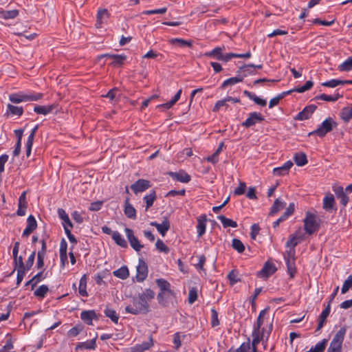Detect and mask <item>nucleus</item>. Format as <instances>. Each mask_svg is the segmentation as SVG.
Wrapping results in <instances>:
<instances>
[{"instance_id": "f257e3e1", "label": "nucleus", "mask_w": 352, "mask_h": 352, "mask_svg": "<svg viewBox=\"0 0 352 352\" xmlns=\"http://www.w3.org/2000/svg\"><path fill=\"white\" fill-rule=\"evenodd\" d=\"M133 306L128 305L125 307V311L133 315L146 314L150 311L148 302H143L138 297L133 298Z\"/></svg>"}, {"instance_id": "f03ea898", "label": "nucleus", "mask_w": 352, "mask_h": 352, "mask_svg": "<svg viewBox=\"0 0 352 352\" xmlns=\"http://www.w3.org/2000/svg\"><path fill=\"white\" fill-rule=\"evenodd\" d=\"M337 126L338 123L334 121L332 118L329 117L323 120L316 129L309 132L308 135H316L320 138H324L328 133L331 132L333 128H336Z\"/></svg>"}, {"instance_id": "7ed1b4c3", "label": "nucleus", "mask_w": 352, "mask_h": 352, "mask_svg": "<svg viewBox=\"0 0 352 352\" xmlns=\"http://www.w3.org/2000/svg\"><path fill=\"white\" fill-rule=\"evenodd\" d=\"M303 222L305 230L309 235L313 234L320 229V222L317 221L316 216L309 212L306 213Z\"/></svg>"}, {"instance_id": "20e7f679", "label": "nucleus", "mask_w": 352, "mask_h": 352, "mask_svg": "<svg viewBox=\"0 0 352 352\" xmlns=\"http://www.w3.org/2000/svg\"><path fill=\"white\" fill-rule=\"evenodd\" d=\"M273 328L272 322H270L267 327V329L263 328V331H252V336L253 338L252 346H256L261 341L263 340L265 337L267 340L270 336Z\"/></svg>"}, {"instance_id": "39448f33", "label": "nucleus", "mask_w": 352, "mask_h": 352, "mask_svg": "<svg viewBox=\"0 0 352 352\" xmlns=\"http://www.w3.org/2000/svg\"><path fill=\"white\" fill-rule=\"evenodd\" d=\"M265 120L264 116L261 113L254 111L248 114L247 119L241 123V126L245 128H250L254 126L256 123H261Z\"/></svg>"}, {"instance_id": "423d86ee", "label": "nucleus", "mask_w": 352, "mask_h": 352, "mask_svg": "<svg viewBox=\"0 0 352 352\" xmlns=\"http://www.w3.org/2000/svg\"><path fill=\"white\" fill-rule=\"evenodd\" d=\"M150 187H151V182L144 179H138L130 186L131 189L135 195L144 192Z\"/></svg>"}, {"instance_id": "0eeeda50", "label": "nucleus", "mask_w": 352, "mask_h": 352, "mask_svg": "<svg viewBox=\"0 0 352 352\" xmlns=\"http://www.w3.org/2000/svg\"><path fill=\"white\" fill-rule=\"evenodd\" d=\"M124 232L131 248L136 252H139L144 246L140 244L138 239L134 235L133 230L131 228H125Z\"/></svg>"}, {"instance_id": "6e6552de", "label": "nucleus", "mask_w": 352, "mask_h": 352, "mask_svg": "<svg viewBox=\"0 0 352 352\" xmlns=\"http://www.w3.org/2000/svg\"><path fill=\"white\" fill-rule=\"evenodd\" d=\"M136 280L138 282H143L148 276V266L146 263L142 259H139V265L137 267Z\"/></svg>"}, {"instance_id": "1a4fd4ad", "label": "nucleus", "mask_w": 352, "mask_h": 352, "mask_svg": "<svg viewBox=\"0 0 352 352\" xmlns=\"http://www.w3.org/2000/svg\"><path fill=\"white\" fill-rule=\"evenodd\" d=\"M316 109L317 106L315 104L307 105L294 117V120L300 121L307 120L311 116Z\"/></svg>"}, {"instance_id": "9d476101", "label": "nucleus", "mask_w": 352, "mask_h": 352, "mask_svg": "<svg viewBox=\"0 0 352 352\" xmlns=\"http://www.w3.org/2000/svg\"><path fill=\"white\" fill-rule=\"evenodd\" d=\"M108 57L113 59L111 65L113 67L122 66L126 59V56L124 54H104L98 56V58Z\"/></svg>"}, {"instance_id": "9b49d317", "label": "nucleus", "mask_w": 352, "mask_h": 352, "mask_svg": "<svg viewBox=\"0 0 352 352\" xmlns=\"http://www.w3.org/2000/svg\"><path fill=\"white\" fill-rule=\"evenodd\" d=\"M168 175L173 179L182 183H188L191 179L190 175L184 170H179L178 172H168Z\"/></svg>"}, {"instance_id": "f8f14e48", "label": "nucleus", "mask_w": 352, "mask_h": 352, "mask_svg": "<svg viewBox=\"0 0 352 352\" xmlns=\"http://www.w3.org/2000/svg\"><path fill=\"white\" fill-rule=\"evenodd\" d=\"M276 271V267L272 263L266 261L263 268L258 272L257 276L259 277L267 278L272 275Z\"/></svg>"}, {"instance_id": "ddd939ff", "label": "nucleus", "mask_w": 352, "mask_h": 352, "mask_svg": "<svg viewBox=\"0 0 352 352\" xmlns=\"http://www.w3.org/2000/svg\"><path fill=\"white\" fill-rule=\"evenodd\" d=\"M37 228V222L35 217L30 214L27 219V226L22 233L23 237H28L32 234Z\"/></svg>"}, {"instance_id": "4468645a", "label": "nucleus", "mask_w": 352, "mask_h": 352, "mask_svg": "<svg viewBox=\"0 0 352 352\" xmlns=\"http://www.w3.org/2000/svg\"><path fill=\"white\" fill-rule=\"evenodd\" d=\"M151 226L155 227L159 233L162 236H164L166 235V232H168L170 227V221L168 217H166L164 218V220L162 223H159L156 221H153L151 223Z\"/></svg>"}, {"instance_id": "2eb2a0df", "label": "nucleus", "mask_w": 352, "mask_h": 352, "mask_svg": "<svg viewBox=\"0 0 352 352\" xmlns=\"http://www.w3.org/2000/svg\"><path fill=\"white\" fill-rule=\"evenodd\" d=\"M22 102L38 101L43 98V94L30 91L25 93L21 91Z\"/></svg>"}, {"instance_id": "dca6fc26", "label": "nucleus", "mask_w": 352, "mask_h": 352, "mask_svg": "<svg viewBox=\"0 0 352 352\" xmlns=\"http://www.w3.org/2000/svg\"><path fill=\"white\" fill-rule=\"evenodd\" d=\"M254 64H243L239 67L236 71V74H241V76H243V78L248 75H254L256 72L253 69Z\"/></svg>"}, {"instance_id": "f3484780", "label": "nucleus", "mask_w": 352, "mask_h": 352, "mask_svg": "<svg viewBox=\"0 0 352 352\" xmlns=\"http://www.w3.org/2000/svg\"><path fill=\"white\" fill-rule=\"evenodd\" d=\"M67 243L65 239H62L60 243V261L61 267H64L65 263H67Z\"/></svg>"}, {"instance_id": "a211bd4d", "label": "nucleus", "mask_w": 352, "mask_h": 352, "mask_svg": "<svg viewBox=\"0 0 352 352\" xmlns=\"http://www.w3.org/2000/svg\"><path fill=\"white\" fill-rule=\"evenodd\" d=\"M80 318L87 324L91 325L92 320L94 319H98V316L94 310H88V311L85 310L80 313Z\"/></svg>"}, {"instance_id": "6ab92c4d", "label": "nucleus", "mask_w": 352, "mask_h": 352, "mask_svg": "<svg viewBox=\"0 0 352 352\" xmlns=\"http://www.w3.org/2000/svg\"><path fill=\"white\" fill-rule=\"evenodd\" d=\"M330 311L331 306L329 304H327L324 309L319 316L316 331H320L323 327L324 323L326 322V320L330 314Z\"/></svg>"}, {"instance_id": "aec40b11", "label": "nucleus", "mask_w": 352, "mask_h": 352, "mask_svg": "<svg viewBox=\"0 0 352 352\" xmlns=\"http://www.w3.org/2000/svg\"><path fill=\"white\" fill-rule=\"evenodd\" d=\"M124 214L129 219H136V210L135 208L129 203V198L126 197L124 201Z\"/></svg>"}, {"instance_id": "412c9836", "label": "nucleus", "mask_w": 352, "mask_h": 352, "mask_svg": "<svg viewBox=\"0 0 352 352\" xmlns=\"http://www.w3.org/2000/svg\"><path fill=\"white\" fill-rule=\"evenodd\" d=\"M206 221L207 217L205 214L197 218V231L199 237L202 236L206 232Z\"/></svg>"}, {"instance_id": "4be33fe9", "label": "nucleus", "mask_w": 352, "mask_h": 352, "mask_svg": "<svg viewBox=\"0 0 352 352\" xmlns=\"http://www.w3.org/2000/svg\"><path fill=\"white\" fill-rule=\"evenodd\" d=\"M156 283L160 289V292H167L170 295H174V292L170 289V284L168 281L164 278H158L156 280Z\"/></svg>"}, {"instance_id": "5701e85b", "label": "nucleus", "mask_w": 352, "mask_h": 352, "mask_svg": "<svg viewBox=\"0 0 352 352\" xmlns=\"http://www.w3.org/2000/svg\"><path fill=\"white\" fill-rule=\"evenodd\" d=\"M96 338H95L90 340H87L86 342H78L76 346V350H84V349L94 350L96 346Z\"/></svg>"}, {"instance_id": "b1692460", "label": "nucleus", "mask_w": 352, "mask_h": 352, "mask_svg": "<svg viewBox=\"0 0 352 352\" xmlns=\"http://www.w3.org/2000/svg\"><path fill=\"white\" fill-rule=\"evenodd\" d=\"M243 94L247 96L249 99L253 100L255 104L260 105L261 107H265L267 104L265 100L258 97L255 94L249 91H243Z\"/></svg>"}, {"instance_id": "393cba45", "label": "nucleus", "mask_w": 352, "mask_h": 352, "mask_svg": "<svg viewBox=\"0 0 352 352\" xmlns=\"http://www.w3.org/2000/svg\"><path fill=\"white\" fill-rule=\"evenodd\" d=\"M286 206V203L280 199H276L270 208V216H273Z\"/></svg>"}, {"instance_id": "a878e982", "label": "nucleus", "mask_w": 352, "mask_h": 352, "mask_svg": "<svg viewBox=\"0 0 352 352\" xmlns=\"http://www.w3.org/2000/svg\"><path fill=\"white\" fill-rule=\"evenodd\" d=\"M157 199V194L155 190H152L150 192L143 197V200L146 203V210L153 206L154 201Z\"/></svg>"}, {"instance_id": "bb28decb", "label": "nucleus", "mask_w": 352, "mask_h": 352, "mask_svg": "<svg viewBox=\"0 0 352 352\" xmlns=\"http://www.w3.org/2000/svg\"><path fill=\"white\" fill-rule=\"evenodd\" d=\"M169 43H170V44H171L173 45H178L181 47H192V43H193L192 41H191V40L187 41V40H184L183 38H171L170 40H169Z\"/></svg>"}, {"instance_id": "cd10ccee", "label": "nucleus", "mask_w": 352, "mask_h": 352, "mask_svg": "<svg viewBox=\"0 0 352 352\" xmlns=\"http://www.w3.org/2000/svg\"><path fill=\"white\" fill-rule=\"evenodd\" d=\"M243 80V76H241V74H237V75L234 77H231L226 80L220 86V89H223L228 85H233L238 82H242Z\"/></svg>"}, {"instance_id": "c85d7f7f", "label": "nucleus", "mask_w": 352, "mask_h": 352, "mask_svg": "<svg viewBox=\"0 0 352 352\" xmlns=\"http://www.w3.org/2000/svg\"><path fill=\"white\" fill-rule=\"evenodd\" d=\"M23 113V107H17L12 105L11 104H7V111L6 114L12 115V116H21Z\"/></svg>"}, {"instance_id": "c756f323", "label": "nucleus", "mask_w": 352, "mask_h": 352, "mask_svg": "<svg viewBox=\"0 0 352 352\" xmlns=\"http://www.w3.org/2000/svg\"><path fill=\"white\" fill-rule=\"evenodd\" d=\"M285 263L287 266V272L291 278H293L297 272L296 265H295V258H286Z\"/></svg>"}, {"instance_id": "7c9ffc66", "label": "nucleus", "mask_w": 352, "mask_h": 352, "mask_svg": "<svg viewBox=\"0 0 352 352\" xmlns=\"http://www.w3.org/2000/svg\"><path fill=\"white\" fill-rule=\"evenodd\" d=\"M342 97V95L340 94L339 93L335 94L334 95L332 96L322 94L320 95L316 96L313 100H322L327 102H335Z\"/></svg>"}, {"instance_id": "2f4dec72", "label": "nucleus", "mask_w": 352, "mask_h": 352, "mask_svg": "<svg viewBox=\"0 0 352 352\" xmlns=\"http://www.w3.org/2000/svg\"><path fill=\"white\" fill-rule=\"evenodd\" d=\"M114 276L118 277L122 280L126 279L129 276V271L126 265L122 266L119 269L113 272Z\"/></svg>"}, {"instance_id": "473e14b6", "label": "nucleus", "mask_w": 352, "mask_h": 352, "mask_svg": "<svg viewBox=\"0 0 352 352\" xmlns=\"http://www.w3.org/2000/svg\"><path fill=\"white\" fill-rule=\"evenodd\" d=\"M109 17V11L107 9H100L98 11L97 16H96V26L97 28H100L101 24L103 23V20L108 19Z\"/></svg>"}, {"instance_id": "72a5a7b5", "label": "nucleus", "mask_w": 352, "mask_h": 352, "mask_svg": "<svg viewBox=\"0 0 352 352\" xmlns=\"http://www.w3.org/2000/svg\"><path fill=\"white\" fill-rule=\"evenodd\" d=\"M339 116L344 122H349L352 118V110L349 107H344L341 109Z\"/></svg>"}, {"instance_id": "f704fd0d", "label": "nucleus", "mask_w": 352, "mask_h": 352, "mask_svg": "<svg viewBox=\"0 0 352 352\" xmlns=\"http://www.w3.org/2000/svg\"><path fill=\"white\" fill-rule=\"evenodd\" d=\"M294 160L298 166H303L308 162L306 154L302 152L296 153L294 156Z\"/></svg>"}, {"instance_id": "c9c22d12", "label": "nucleus", "mask_w": 352, "mask_h": 352, "mask_svg": "<svg viewBox=\"0 0 352 352\" xmlns=\"http://www.w3.org/2000/svg\"><path fill=\"white\" fill-rule=\"evenodd\" d=\"M155 298V292L151 289H146L145 291L138 294V298L143 302H148Z\"/></svg>"}, {"instance_id": "e433bc0d", "label": "nucleus", "mask_w": 352, "mask_h": 352, "mask_svg": "<svg viewBox=\"0 0 352 352\" xmlns=\"http://www.w3.org/2000/svg\"><path fill=\"white\" fill-rule=\"evenodd\" d=\"M87 275L84 274L80 279L78 293L83 297H87L88 293L87 292Z\"/></svg>"}, {"instance_id": "4c0bfd02", "label": "nucleus", "mask_w": 352, "mask_h": 352, "mask_svg": "<svg viewBox=\"0 0 352 352\" xmlns=\"http://www.w3.org/2000/svg\"><path fill=\"white\" fill-rule=\"evenodd\" d=\"M346 332V327H341L334 336L333 338L331 340V342L338 343L342 345Z\"/></svg>"}, {"instance_id": "58836bf2", "label": "nucleus", "mask_w": 352, "mask_h": 352, "mask_svg": "<svg viewBox=\"0 0 352 352\" xmlns=\"http://www.w3.org/2000/svg\"><path fill=\"white\" fill-rule=\"evenodd\" d=\"M54 107V105H47V106H41V105H35L34 107V111L37 114L47 115L51 113Z\"/></svg>"}, {"instance_id": "ea45409f", "label": "nucleus", "mask_w": 352, "mask_h": 352, "mask_svg": "<svg viewBox=\"0 0 352 352\" xmlns=\"http://www.w3.org/2000/svg\"><path fill=\"white\" fill-rule=\"evenodd\" d=\"M112 239L115 243L121 248H127L126 241L118 231H114L112 233Z\"/></svg>"}, {"instance_id": "a19ab883", "label": "nucleus", "mask_w": 352, "mask_h": 352, "mask_svg": "<svg viewBox=\"0 0 352 352\" xmlns=\"http://www.w3.org/2000/svg\"><path fill=\"white\" fill-rule=\"evenodd\" d=\"M298 239L302 240V236L298 235L297 232L290 235L289 240L287 241L285 246L287 248H294L299 243Z\"/></svg>"}, {"instance_id": "79ce46f5", "label": "nucleus", "mask_w": 352, "mask_h": 352, "mask_svg": "<svg viewBox=\"0 0 352 352\" xmlns=\"http://www.w3.org/2000/svg\"><path fill=\"white\" fill-rule=\"evenodd\" d=\"M217 219L221 221L223 226L225 228H228V227H232V228H235L238 227V224L236 221H233L232 219H228L223 215H219L217 217Z\"/></svg>"}, {"instance_id": "37998d69", "label": "nucleus", "mask_w": 352, "mask_h": 352, "mask_svg": "<svg viewBox=\"0 0 352 352\" xmlns=\"http://www.w3.org/2000/svg\"><path fill=\"white\" fill-rule=\"evenodd\" d=\"M335 203L334 197L332 194H329L324 197L323 199V208L329 210L333 207Z\"/></svg>"}, {"instance_id": "c03bdc74", "label": "nucleus", "mask_w": 352, "mask_h": 352, "mask_svg": "<svg viewBox=\"0 0 352 352\" xmlns=\"http://www.w3.org/2000/svg\"><path fill=\"white\" fill-rule=\"evenodd\" d=\"M223 48V47H214L212 50L206 52L204 54V56H207V57L214 58L217 60H220L219 58L223 54V53H222Z\"/></svg>"}, {"instance_id": "a18cd8bd", "label": "nucleus", "mask_w": 352, "mask_h": 352, "mask_svg": "<svg viewBox=\"0 0 352 352\" xmlns=\"http://www.w3.org/2000/svg\"><path fill=\"white\" fill-rule=\"evenodd\" d=\"M58 214L60 219L63 221V223H65L67 226L69 228H73V223L70 221L68 214L66 213L65 210L63 208L58 209Z\"/></svg>"}, {"instance_id": "49530a36", "label": "nucleus", "mask_w": 352, "mask_h": 352, "mask_svg": "<svg viewBox=\"0 0 352 352\" xmlns=\"http://www.w3.org/2000/svg\"><path fill=\"white\" fill-rule=\"evenodd\" d=\"M18 14L19 11L17 10H0V17L4 19H14Z\"/></svg>"}, {"instance_id": "de8ad7c7", "label": "nucleus", "mask_w": 352, "mask_h": 352, "mask_svg": "<svg viewBox=\"0 0 352 352\" xmlns=\"http://www.w3.org/2000/svg\"><path fill=\"white\" fill-rule=\"evenodd\" d=\"M48 291H49V288H48L47 285H42L39 286V287L34 291V295L36 297L38 298L39 299H43L45 297Z\"/></svg>"}, {"instance_id": "09e8293b", "label": "nucleus", "mask_w": 352, "mask_h": 352, "mask_svg": "<svg viewBox=\"0 0 352 352\" xmlns=\"http://www.w3.org/2000/svg\"><path fill=\"white\" fill-rule=\"evenodd\" d=\"M106 317L109 318L112 322L117 324L118 322L119 316L116 311L113 309L107 307L104 311Z\"/></svg>"}, {"instance_id": "8fccbe9b", "label": "nucleus", "mask_w": 352, "mask_h": 352, "mask_svg": "<svg viewBox=\"0 0 352 352\" xmlns=\"http://www.w3.org/2000/svg\"><path fill=\"white\" fill-rule=\"evenodd\" d=\"M328 340L323 339L321 342L317 343L314 347H311L309 350L310 352H324L327 346Z\"/></svg>"}, {"instance_id": "3c124183", "label": "nucleus", "mask_w": 352, "mask_h": 352, "mask_svg": "<svg viewBox=\"0 0 352 352\" xmlns=\"http://www.w3.org/2000/svg\"><path fill=\"white\" fill-rule=\"evenodd\" d=\"M198 298V289L195 287L190 288L188 301L189 304H193Z\"/></svg>"}, {"instance_id": "603ef678", "label": "nucleus", "mask_w": 352, "mask_h": 352, "mask_svg": "<svg viewBox=\"0 0 352 352\" xmlns=\"http://www.w3.org/2000/svg\"><path fill=\"white\" fill-rule=\"evenodd\" d=\"M340 71L349 72L352 69V56L338 66Z\"/></svg>"}, {"instance_id": "864d4df0", "label": "nucleus", "mask_w": 352, "mask_h": 352, "mask_svg": "<svg viewBox=\"0 0 352 352\" xmlns=\"http://www.w3.org/2000/svg\"><path fill=\"white\" fill-rule=\"evenodd\" d=\"M232 247L236 250L239 253H242L245 250V245L241 240L238 239H233L232 241Z\"/></svg>"}, {"instance_id": "5fc2aeb1", "label": "nucleus", "mask_w": 352, "mask_h": 352, "mask_svg": "<svg viewBox=\"0 0 352 352\" xmlns=\"http://www.w3.org/2000/svg\"><path fill=\"white\" fill-rule=\"evenodd\" d=\"M83 330V326L82 324H78L72 327L67 331V336L69 338H73L77 336Z\"/></svg>"}, {"instance_id": "6e6d98bb", "label": "nucleus", "mask_w": 352, "mask_h": 352, "mask_svg": "<svg viewBox=\"0 0 352 352\" xmlns=\"http://www.w3.org/2000/svg\"><path fill=\"white\" fill-rule=\"evenodd\" d=\"M250 348H251V344H250V340H248V341L247 342L242 343L241 344V346L238 349H235L234 351H233V349L231 348L229 350V352H249Z\"/></svg>"}, {"instance_id": "4d7b16f0", "label": "nucleus", "mask_w": 352, "mask_h": 352, "mask_svg": "<svg viewBox=\"0 0 352 352\" xmlns=\"http://www.w3.org/2000/svg\"><path fill=\"white\" fill-rule=\"evenodd\" d=\"M238 272L236 270H232L228 274V278L230 280V283L231 285H233L238 282L240 281V279L238 278Z\"/></svg>"}, {"instance_id": "13d9d810", "label": "nucleus", "mask_w": 352, "mask_h": 352, "mask_svg": "<svg viewBox=\"0 0 352 352\" xmlns=\"http://www.w3.org/2000/svg\"><path fill=\"white\" fill-rule=\"evenodd\" d=\"M156 248L161 252L168 254L170 252V249L166 246L162 240L158 239L155 243Z\"/></svg>"}, {"instance_id": "bf43d9fd", "label": "nucleus", "mask_w": 352, "mask_h": 352, "mask_svg": "<svg viewBox=\"0 0 352 352\" xmlns=\"http://www.w3.org/2000/svg\"><path fill=\"white\" fill-rule=\"evenodd\" d=\"M322 85L327 87H336L338 85H343L342 80L331 79L329 81L322 83Z\"/></svg>"}, {"instance_id": "052dcab7", "label": "nucleus", "mask_w": 352, "mask_h": 352, "mask_svg": "<svg viewBox=\"0 0 352 352\" xmlns=\"http://www.w3.org/2000/svg\"><path fill=\"white\" fill-rule=\"evenodd\" d=\"M314 85V82L311 80H307L304 85L294 88L296 92L303 93L307 90H309Z\"/></svg>"}, {"instance_id": "680f3d73", "label": "nucleus", "mask_w": 352, "mask_h": 352, "mask_svg": "<svg viewBox=\"0 0 352 352\" xmlns=\"http://www.w3.org/2000/svg\"><path fill=\"white\" fill-rule=\"evenodd\" d=\"M262 291V287H258L254 289L253 295L250 298V302L251 304L252 308L253 310L256 309V302L257 296L261 294Z\"/></svg>"}, {"instance_id": "e2e57ef3", "label": "nucleus", "mask_w": 352, "mask_h": 352, "mask_svg": "<svg viewBox=\"0 0 352 352\" xmlns=\"http://www.w3.org/2000/svg\"><path fill=\"white\" fill-rule=\"evenodd\" d=\"M351 288H352V274L344 282L341 289L342 294L346 293Z\"/></svg>"}, {"instance_id": "0e129e2a", "label": "nucleus", "mask_w": 352, "mask_h": 352, "mask_svg": "<svg viewBox=\"0 0 352 352\" xmlns=\"http://www.w3.org/2000/svg\"><path fill=\"white\" fill-rule=\"evenodd\" d=\"M219 324L218 312L214 308L211 309V326L215 327Z\"/></svg>"}, {"instance_id": "69168bd1", "label": "nucleus", "mask_w": 352, "mask_h": 352, "mask_svg": "<svg viewBox=\"0 0 352 352\" xmlns=\"http://www.w3.org/2000/svg\"><path fill=\"white\" fill-rule=\"evenodd\" d=\"M246 189V184L245 182H240L239 186L236 188L234 190V195L239 196L242 195L245 193Z\"/></svg>"}, {"instance_id": "338daca9", "label": "nucleus", "mask_w": 352, "mask_h": 352, "mask_svg": "<svg viewBox=\"0 0 352 352\" xmlns=\"http://www.w3.org/2000/svg\"><path fill=\"white\" fill-rule=\"evenodd\" d=\"M9 100L12 103L18 104L22 102L21 91L9 95Z\"/></svg>"}, {"instance_id": "774afa93", "label": "nucleus", "mask_w": 352, "mask_h": 352, "mask_svg": "<svg viewBox=\"0 0 352 352\" xmlns=\"http://www.w3.org/2000/svg\"><path fill=\"white\" fill-rule=\"evenodd\" d=\"M342 346L340 344L331 342L327 352H342Z\"/></svg>"}]
</instances>
